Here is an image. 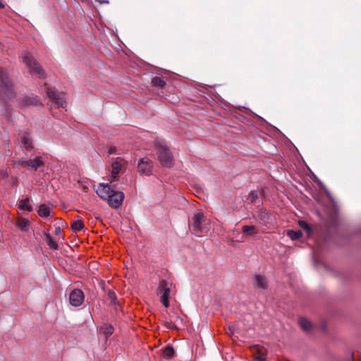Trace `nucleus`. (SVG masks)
Returning <instances> with one entry per match:
<instances>
[{
    "mask_svg": "<svg viewBox=\"0 0 361 361\" xmlns=\"http://www.w3.org/2000/svg\"><path fill=\"white\" fill-rule=\"evenodd\" d=\"M96 1L99 2L100 4L109 3L108 0H96Z\"/></svg>",
    "mask_w": 361,
    "mask_h": 361,
    "instance_id": "f704fd0d",
    "label": "nucleus"
},
{
    "mask_svg": "<svg viewBox=\"0 0 361 361\" xmlns=\"http://www.w3.org/2000/svg\"><path fill=\"white\" fill-rule=\"evenodd\" d=\"M254 359L257 361H265L267 359V350L264 347L256 345L252 347Z\"/></svg>",
    "mask_w": 361,
    "mask_h": 361,
    "instance_id": "f8f14e48",
    "label": "nucleus"
},
{
    "mask_svg": "<svg viewBox=\"0 0 361 361\" xmlns=\"http://www.w3.org/2000/svg\"><path fill=\"white\" fill-rule=\"evenodd\" d=\"M4 7H5L4 4H3L1 0H0V8H4Z\"/></svg>",
    "mask_w": 361,
    "mask_h": 361,
    "instance_id": "e433bc0d",
    "label": "nucleus"
},
{
    "mask_svg": "<svg viewBox=\"0 0 361 361\" xmlns=\"http://www.w3.org/2000/svg\"><path fill=\"white\" fill-rule=\"evenodd\" d=\"M125 164V161L121 158H116L111 164V175L109 178L110 184H113L114 182L118 180V175L121 171L122 167Z\"/></svg>",
    "mask_w": 361,
    "mask_h": 361,
    "instance_id": "1a4fd4ad",
    "label": "nucleus"
},
{
    "mask_svg": "<svg viewBox=\"0 0 361 361\" xmlns=\"http://www.w3.org/2000/svg\"><path fill=\"white\" fill-rule=\"evenodd\" d=\"M287 235L292 240H298L302 237V233L300 230H288L287 231Z\"/></svg>",
    "mask_w": 361,
    "mask_h": 361,
    "instance_id": "bb28decb",
    "label": "nucleus"
},
{
    "mask_svg": "<svg viewBox=\"0 0 361 361\" xmlns=\"http://www.w3.org/2000/svg\"><path fill=\"white\" fill-rule=\"evenodd\" d=\"M0 94H3L8 100L16 97L12 80L3 68H0Z\"/></svg>",
    "mask_w": 361,
    "mask_h": 361,
    "instance_id": "f03ea898",
    "label": "nucleus"
},
{
    "mask_svg": "<svg viewBox=\"0 0 361 361\" xmlns=\"http://www.w3.org/2000/svg\"><path fill=\"white\" fill-rule=\"evenodd\" d=\"M350 356H351V357L353 358V353H351Z\"/></svg>",
    "mask_w": 361,
    "mask_h": 361,
    "instance_id": "58836bf2",
    "label": "nucleus"
},
{
    "mask_svg": "<svg viewBox=\"0 0 361 361\" xmlns=\"http://www.w3.org/2000/svg\"><path fill=\"white\" fill-rule=\"evenodd\" d=\"M38 214L42 217H48L50 215V208L46 204H42L38 209Z\"/></svg>",
    "mask_w": 361,
    "mask_h": 361,
    "instance_id": "b1692460",
    "label": "nucleus"
},
{
    "mask_svg": "<svg viewBox=\"0 0 361 361\" xmlns=\"http://www.w3.org/2000/svg\"><path fill=\"white\" fill-rule=\"evenodd\" d=\"M242 232L245 237H252L258 234L259 231L253 225H245L242 227Z\"/></svg>",
    "mask_w": 361,
    "mask_h": 361,
    "instance_id": "2eb2a0df",
    "label": "nucleus"
},
{
    "mask_svg": "<svg viewBox=\"0 0 361 361\" xmlns=\"http://www.w3.org/2000/svg\"><path fill=\"white\" fill-rule=\"evenodd\" d=\"M255 286L262 289H266L267 288V281L264 276L256 275L254 278Z\"/></svg>",
    "mask_w": 361,
    "mask_h": 361,
    "instance_id": "f3484780",
    "label": "nucleus"
},
{
    "mask_svg": "<svg viewBox=\"0 0 361 361\" xmlns=\"http://www.w3.org/2000/svg\"><path fill=\"white\" fill-rule=\"evenodd\" d=\"M108 297L111 300V303L114 305H116L117 298H116V295L115 293L113 291H109L108 293Z\"/></svg>",
    "mask_w": 361,
    "mask_h": 361,
    "instance_id": "c756f323",
    "label": "nucleus"
},
{
    "mask_svg": "<svg viewBox=\"0 0 361 361\" xmlns=\"http://www.w3.org/2000/svg\"><path fill=\"white\" fill-rule=\"evenodd\" d=\"M153 162L149 158L141 159L137 164L138 172L141 174L149 176L152 174Z\"/></svg>",
    "mask_w": 361,
    "mask_h": 361,
    "instance_id": "9d476101",
    "label": "nucleus"
},
{
    "mask_svg": "<svg viewBox=\"0 0 361 361\" xmlns=\"http://www.w3.org/2000/svg\"><path fill=\"white\" fill-rule=\"evenodd\" d=\"M46 94L50 100L57 106L65 108L66 106V102L63 94H59L56 92L54 89L46 87Z\"/></svg>",
    "mask_w": 361,
    "mask_h": 361,
    "instance_id": "6e6552de",
    "label": "nucleus"
},
{
    "mask_svg": "<svg viewBox=\"0 0 361 361\" xmlns=\"http://www.w3.org/2000/svg\"><path fill=\"white\" fill-rule=\"evenodd\" d=\"M175 351L171 345H168L162 350L164 357L171 359L174 355Z\"/></svg>",
    "mask_w": 361,
    "mask_h": 361,
    "instance_id": "5701e85b",
    "label": "nucleus"
},
{
    "mask_svg": "<svg viewBox=\"0 0 361 361\" xmlns=\"http://www.w3.org/2000/svg\"><path fill=\"white\" fill-rule=\"evenodd\" d=\"M298 224L302 229H304L305 231H307L308 235L311 234L312 229H311L310 225L306 221H299Z\"/></svg>",
    "mask_w": 361,
    "mask_h": 361,
    "instance_id": "cd10ccee",
    "label": "nucleus"
},
{
    "mask_svg": "<svg viewBox=\"0 0 361 361\" xmlns=\"http://www.w3.org/2000/svg\"><path fill=\"white\" fill-rule=\"evenodd\" d=\"M63 231L60 227H56L54 231V234L56 235H62Z\"/></svg>",
    "mask_w": 361,
    "mask_h": 361,
    "instance_id": "72a5a7b5",
    "label": "nucleus"
},
{
    "mask_svg": "<svg viewBox=\"0 0 361 361\" xmlns=\"http://www.w3.org/2000/svg\"><path fill=\"white\" fill-rule=\"evenodd\" d=\"M8 174L6 171H4V170L0 171V179H5V178H8Z\"/></svg>",
    "mask_w": 361,
    "mask_h": 361,
    "instance_id": "473e14b6",
    "label": "nucleus"
},
{
    "mask_svg": "<svg viewBox=\"0 0 361 361\" xmlns=\"http://www.w3.org/2000/svg\"><path fill=\"white\" fill-rule=\"evenodd\" d=\"M152 84L154 87H163L166 85V81L163 78L156 76L152 79Z\"/></svg>",
    "mask_w": 361,
    "mask_h": 361,
    "instance_id": "393cba45",
    "label": "nucleus"
},
{
    "mask_svg": "<svg viewBox=\"0 0 361 361\" xmlns=\"http://www.w3.org/2000/svg\"><path fill=\"white\" fill-rule=\"evenodd\" d=\"M16 226L17 227L22 231H27L30 224L29 220L27 219L19 217L16 220Z\"/></svg>",
    "mask_w": 361,
    "mask_h": 361,
    "instance_id": "dca6fc26",
    "label": "nucleus"
},
{
    "mask_svg": "<svg viewBox=\"0 0 361 361\" xmlns=\"http://www.w3.org/2000/svg\"><path fill=\"white\" fill-rule=\"evenodd\" d=\"M30 199L25 197V199L20 201L19 208L22 210H26L28 212L32 211V207L29 204Z\"/></svg>",
    "mask_w": 361,
    "mask_h": 361,
    "instance_id": "412c9836",
    "label": "nucleus"
},
{
    "mask_svg": "<svg viewBox=\"0 0 361 361\" xmlns=\"http://www.w3.org/2000/svg\"><path fill=\"white\" fill-rule=\"evenodd\" d=\"M233 333V330L231 329V328L229 327L228 331L227 332V334H232Z\"/></svg>",
    "mask_w": 361,
    "mask_h": 361,
    "instance_id": "4c0bfd02",
    "label": "nucleus"
},
{
    "mask_svg": "<svg viewBox=\"0 0 361 361\" xmlns=\"http://www.w3.org/2000/svg\"><path fill=\"white\" fill-rule=\"evenodd\" d=\"M255 219L259 221V224L264 226H267V224L271 223V215L269 212H268L264 209H259Z\"/></svg>",
    "mask_w": 361,
    "mask_h": 361,
    "instance_id": "ddd939ff",
    "label": "nucleus"
},
{
    "mask_svg": "<svg viewBox=\"0 0 361 361\" xmlns=\"http://www.w3.org/2000/svg\"><path fill=\"white\" fill-rule=\"evenodd\" d=\"M100 333L104 335L106 339L111 336L114 332V328L112 325L104 324L99 329Z\"/></svg>",
    "mask_w": 361,
    "mask_h": 361,
    "instance_id": "a211bd4d",
    "label": "nucleus"
},
{
    "mask_svg": "<svg viewBox=\"0 0 361 361\" xmlns=\"http://www.w3.org/2000/svg\"><path fill=\"white\" fill-rule=\"evenodd\" d=\"M116 152V147H111L109 150V154H113Z\"/></svg>",
    "mask_w": 361,
    "mask_h": 361,
    "instance_id": "c9c22d12",
    "label": "nucleus"
},
{
    "mask_svg": "<svg viewBox=\"0 0 361 361\" xmlns=\"http://www.w3.org/2000/svg\"><path fill=\"white\" fill-rule=\"evenodd\" d=\"M17 103L19 107L26 108L30 106L41 105L37 96L31 94L29 95H22L17 99Z\"/></svg>",
    "mask_w": 361,
    "mask_h": 361,
    "instance_id": "0eeeda50",
    "label": "nucleus"
},
{
    "mask_svg": "<svg viewBox=\"0 0 361 361\" xmlns=\"http://www.w3.org/2000/svg\"><path fill=\"white\" fill-rule=\"evenodd\" d=\"M352 361H354V360H353Z\"/></svg>",
    "mask_w": 361,
    "mask_h": 361,
    "instance_id": "ea45409f",
    "label": "nucleus"
},
{
    "mask_svg": "<svg viewBox=\"0 0 361 361\" xmlns=\"http://www.w3.org/2000/svg\"><path fill=\"white\" fill-rule=\"evenodd\" d=\"M18 164L23 168H28L29 167V159L28 160H23V159H19L18 161Z\"/></svg>",
    "mask_w": 361,
    "mask_h": 361,
    "instance_id": "7c9ffc66",
    "label": "nucleus"
},
{
    "mask_svg": "<svg viewBox=\"0 0 361 361\" xmlns=\"http://www.w3.org/2000/svg\"><path fill=\"white\" fill-rule=\"evenodd\" d=\"M155 148L158 159L164 167H171L173 165V157L169 149L161 142H156Z\"/></svg>",
    "mask_w": 361,
    "mask_h": 361,
    "instance_id": "7ed1b4c3",
    "label": "nucleus"
},
{
    "mask_svg": "<svg viewBox=\"0 0 361 361\" xmlns=\"http://www.w3.org/2000/svg\"><path fill=\"white\" fill-rule=\"evenodd\" d=\"M115 187L114 184L99 183L95 191L97 195L106 200L111 207L118 209L123 202L124 194L121 191H115L114 190Z\"/></svg>",
    "mask_w": 361,
    "mask_h": 361,
    "instance_id": "f257e3e1",
    "label": "nucleus"
},
{
    "mask_svg": "<svg viewBox=\"0 0 361 361\" xmlns=\"http://www.w3.org/2000/svg\"><path fill=\"white\" fill-rule=\"evenodd\" d=\"M206 218L202 212H197L194 214L190 224V228L192 233L200 236L202 233L208 231L209 228L206 226Z\"/></svg>",
    "mask_w": 361,
    "mask_h": 361,
    "instance_id": "20e7f679",
    "label": "nucleus"
},
{
    "mask_svg": "<svg viewBox=\"0 0 361 361\" xmlns=\"http://www.w3.org/2000/svg\"><path fill=\"white\" fill-rule=\"evenodd\" d=\"M71 227L74 231L77 232L82 231L84 228L85 225L82 221L76 220L72 222Z\"/></svg>",
    "mask_w": 361,
    "mask_h": 361,
    "instance_id": "a878e982",
    "label": "nucleus"
},
{
    "mask_svg": "<svg viewBox=\"0 0 361 361\" xmlns=\"http://www.w3.org/2000/svg\"><path fill=\"white\" fill-rule=\"evenodd\" d=\"M299 324L302 330L309 332L312 329V323L305 318L301 317L299 319Z\"/></svg>",
    "mask_w": 361,
    "mask_h": 361,
    "instance_id": "aec40b11",
    "label": "nucleus"
},
{
    "mask_svg": "<svg viewBox=\"0 0 361 361\" xmlns=\"http://www.w3.org/2000/svg\"><path fill=\"white\" fill-rule=\"evenodd\" d=\"M23 61L29 68L30 72L37 75L39 78H44L45 73L35 58L29 52L26 53L23 57Z\"/></svg>",
    "mask_w": 361,
    "mask_h": 361,
    "instance_id": "39448f33",
    "label": "nucleus"
},
{
    "mask_svg": "<svg viewBox=\"0 0 361 361\" xmlns=\"http://www.w3.org/2000/svg\"><path fill=\"white\" fill-rule=\"evenodd\" d=\"M165 324H166V326L168 329H178V327H177L176 324L173 322H172V321L166 322Z\"/></svg>",
    "mask_w": 361,
    "mask_h": 361,
    "instance_id": "2f4dec72",
    "label": "nucleus"
},
{
    "mask_svg": "<svg viewBox=\"0 0 361 361\" xmlns=\"http://www.w3.org/2000/svg\"><path fill=\"white\" fill-rule=\"evenodd\" d=\"M44 165V161L41 157H36L34 159H29V167L37 171L38 168Z\"/></svg>",
    "mask_w": 361,
    "mask_h": 361,
    "instance_id": "6ab92c4d",
    "label": "nucleus"
},
{
    "mask_svg": "<svg viewBox=\"0 0 361 361\" xmlns=\"http://www.w3.org/2000/svg\"><path fill=\"white\" fill-rule=\"evenodd\" d=\"M85 295L83 292L80 289L73 290L69 295V301L71 305L74 307L80 306L84 302Z\"/></svg>",
    "mask_w": 361,
    "mask_h": 361,
    "instance_id": "9b49d317",
    "label": "nucleus"
},
{
    "mask_svg": "<svg viewBox=\"0 0 361 361\" xmlns=\"http://www.w3.org/2000/svg\"><path fill=\"white\" fill-rule=\"evenodd\" d=\"M20 146L26 151H30L33 149L32 140L28 133H25L20 137Z\"/></svg>",
    "mask_w": 361,
    "mask_h": 361,
    "instance_id": "4468645a",
    "label": "nucleus"
},
{
    "mask_svg": "<svg viewBox=\"0 0 361 361\" xmlns=\"http://www.w3.org/2000/svg\"><path fill=\"white\" fill-rule=\"evenodd\" d=\"M258 198V195L256 191L252 190L248 195V200L251 203H255Z\"/></svg>",
    "mask_w": 361,
    "mask_h": 361,
    "instance_id": "c85d7f7f",
    "label": "nucleus"
},
{
    "mask_svg": "<svg viewBox=\"0 0 361 361\" xmlns=\"http://www.w3.org/2000/svg\"><path fill=\"white\" fill-rule=\"evenodd\" d=\"M44 235H45V240H46V242H47V245L49 247V248L52 249V250H58L59 249V245L58 244L52 239L51 236L50 235V234L47 233H44Z\"/></svg>",
    "mask_w": 361,
    "mask_h": 361,
    "instance_id": "4be33fe9",
    "label": "nucleus"
},
{
    "mask_svg": "<svg viewBox=\"0 0 361 361\" xmlns=\"http://www.w3.org/2000/svg\"><path fill=\"white\" fill-rule=\"evenodd\" d=\"M171 283L161 280L159 283L157 292L160 294V302L165 307L169 306V294L171 291Z\"/></svg>",
    "mask_w": 361,
    "mask_h": 361,
    "instance_id": "423d86ee",
    "label": "nucleus"
}]
</instances>
